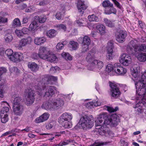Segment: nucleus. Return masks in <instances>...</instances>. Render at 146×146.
Returning <instances> with one entry per match:
<instances>
[{
  "instance_id": "nucleus-1",
  "label": "nucleus",
  "mask_w": 146,
  "mask_h": 146,
  "mask_svg": "<svg viewBox=\"0 0 146 146\" xmlns=\"http://www.w3.org/2000/svg\"><path fill=\"white\" fill-rule=\"evenodd\" d=\"M140 71V67L136 65H134L131 69L136 90V104L133 107L139 113H142L144 110H146V73H144L140 77L139 76Z\"/></svg>"
},
{
  "instance_id": "nucleus-2",
  "label": "nucleus",
  "mask_w": 146,
  "mask_h": 146,
  "mask_svg": "<svg viewBox=\"0 0 146 146\" xmlns=\"http://www.w3.org/2000/svg\"><path fill=\"white\" fill-rule=\"evenodd\" d=\"M57 80V78L56 77L46 75L42 79V83L39 82L35 85L33 88V90L29 88L26 89L24 99L25 104L27 106H30L33 104L35 99V90L38 92V95L41 96L42 95L43 91L46 88V86L44 85L45 84H52L53 82L56 81Z\"/></svg>"
},
{
  "instance_id": "nucleus-3",
  "label": "nucleus",
  "mask_w": 146,
  "mask_h": 146,
  "mask_svg": "<svg viewBox=\"0 0 146 146\" xmlns=\"http://www.w3.org/2000/svg\"><path fill=\"white\" fill-rule=\"evenodd\" d=\"M137 41L131 40L127 45V51L129 54H133L140 62L146 61V45H137Z\"/></svg>"
},
{
  "instance_id": "nucleus-4",
  "label": "nucleus",
  "mask_w": 146,
  "mask_h": 146,
  "mask_svg": "<svg viewBox=\"0 0 146 146\" xmlns=\"http://www.w3.org/2000/svg\"><path fill=\"white\" fill-rule=\"evenodd\" d=\"M119 122V117L115 114H113L107 117V113H103L97 116L95 119L96 127H100L104 125H110L113 127H116Z\"/></svg>"
},
{
  "instance_id": "nucleus-5",
  "label": "nucleus",
  "mask_w": 146,
  "mask_h": 146,
  "mask_svg": "<svg viewBox=\"0 0 146 146\" xmlns=\"http://www.w3.org/2000/svg\"><path fill=\"white\" fill-rule=\"evenodd\" d=\"M70 94L64 95L60 94L58 95V98L57 99H53L49 102H44L42 106V108L46 110L58 109L59 107L63 106L64 104V102L62 100L59 98V97H62L64 98H69Z\"/></svg>"
},
{
  "instance_id": "nucleus-6",
  "label": "nucleus",
  "mask_w": 146,
  "mask_h": 146,
  "mask_svg": "<svg viewBox=\"0 0 146 146\" xmlns=\"http://www.w3.org/2000/svg\"><path fill=\"white\" fill-rule=\"evenodd\" d=\"M95 52L91 51L88 54L86 57L87 61H90L91 62L87 66V69L89 70L94 71H98L103 67L104 64L101 61L98 60H92L95 56Z\"/></svg>"
},
{
  "instance_id": "nucleus-7",
  "label": "nucleus",
  "mask_w": 146,
  "mask_h": 146,
  "mask_svg": "<svg viewBox=\"0 0 146 146\" xmlns=\"http://www.w3.org/2000/svg\"><path fill=\"white\" fill-rule=\"evenodd\" d=\"M93 117L85 115L82 117L76 126V128H92L94 125Z\"/></svg>"
},
{
  "instance_id": "nucleus-8",
  "label": "nucleus",
  "mask_w": 146,
  "mask_h": 146,
  "mask_svg": "<svg viewBox=\"0 0 146 146\" xmlns=\"http://www.w3.org/2000/svg\"><path fill=\"white\" fill-rule=\"evenodd\" d=\"M1 106L3 107L1 109L0 115L1 121L2 123H4L7 122L9 119L10 106L6 101L1 102Z\"/></svg>"
},
{
  "instance_id": "nucleus-9",
  "label": "nucleus",
  "mask_w": 146,
  "mask_h": 146,
  "mask_svg": "<svg viewBox=\"0 0 146 146\" xmlns=\"http://www.w3.org/2000/svg\"><path fill=\"white\" fill-rule=\"evenodd\" d=\"M72 118V115L71 113L65 112L62 114L60 117L58 122L61 124L64 128H70L72 127L71 122L69 121Z\"/></svg>"
},
{
  "instance_id": "nucleus-10",
  "label": "nucleus",
  "mask_w": 146,
  "mask_h": 146,
  "mask_svg": "<svg viewBox=\"0 0 146 146\" xmlns=\"http://www.w3.org/2000/svg\"><path fill=\"white\" fill-rule=\"evenodd\" d=\"M127 46L126 47L127 50ZM128 54L125 52L122 53L120 55L119 59V61L120 64L125 66H129L131 63L132 59L131 56L130 55L131 54H129L128 52Z\"/></svg>"
},
{
  "instance_id": "nucleus-11",
  "label": "nucleus",
  "mask_w": 146,
  "mask_h": 146,
  "mask_svg": "<svg viewBox=\"0 0 146 146\" xmlns=\"http://www.w3.org/2000/svg\"><path fill=\"white\" fill-rule=\"evenodd\" d=\"M114 72L117 75L123 76L126 75L127 69L122 66L119 63H116L114 64Z\"/></svg>"
},
{
  "instance_id": "nucleus-12",
  "label": "nucleus",
  "mask_w": 146,
  "mask_h": 146,
  "mask_svg": "<svg viewBox=\"0 0 146 146\" xmlns=\"http://www.w3.org/2000/svg\"><path fill=\"white\" fill-rule=\"evenodd\" d=\"M6 71V69L5 68L3 67H0V96L2 98L3 97V94L6 92V91L5 88L3 85L5 83V81L1 79V76L5 73Z\"/></svg>"
},
{
  "instance_id": "nucleus-13",
  "label": "nucleus",
  "mask_w": 146,
  "mask_h": 146,
  "mask_svg": "<svg viewBox=\"0 0 146 146\" xmlns=\"http://www.w3.org/2000/svg\"><path fill=\"white\" fill-rule=\"evenodd\" d=\"M113 41H109L106 47L107 54L106 56L107 59L108 60H110L113 59L114 56V55L113 54Z\"/></svg>"
},
{
  "instance_id": "nucleus-14",
  "label": "nucleus",
  "mask_w": 146,
  "mask_h": 146,
  "mask_svg": "<svg viewBox=\"0 0 146 146\" xmlns=\"http://www.w3.org/2000/svg\"><path fill=\"white\" fill-rule=\"evenodd\" d=\"M44 53V60L51 62L55 63L58 61V58L56 55L50 50H47Z\"/></svg>"
},
{
  "instance_id": "nucleus-15",
  "label": "nucleus",
  "mask_w": 146,
  "mask_h": 146,
  "mask_svg": "<svg viewBox=\"0 0 146 146\" xmlns=\"http://www.w3.org/2000/svg\"><path fill=\"white\" fill-rule=\"evenodd\" d=\"M47 47L44 46H41L39 48L38 53H33L31 56V58L35 59L40 58L44 60V54L46 51Z\"/></svg>"
},
{
  "instance_id": "nucleus-16",
  "label": "nucleus",
  "mask_w": 146,
  "mask_h": 146,
  "mask_svg": "<svg viewBox=\"0 0 146 146\" xmlns=\"http://www.w3.org/2000/svg\"><path fill=\"white\" fill-rule=\"evenodd\" d=\"M126 36L125 31L121 30L118 31L115 33L116 39L118 42L123 43L124 42Z\"/></svg>"
},
{
  "instance_id": "nucleus-17",
  "label": "nucleus",
  "mask_w": 146,
  "mask_h": 146,
  "mask_svg": "<svg viewBox=\"0 0 146 146\" xmlns=\"http://www.w3.org/2000/svg\"><path fill=\"white\" fill-rule=\"evenodd\" d=\"M74 24L78 27H87L90 29H91L90 23H88L87 19L85 18L77 19L75 21Z\"/></svg>"
},
{
  "instance_id": "nucleus-18",
  "label": "nucleus",
  "mask_w": 146,
  "mask_h": 146,
  "mask_svg": "<svg viewBox=\"0 0 146 146\" xmlns=\"http://www.w3.org/2000/svg\"><path fill=\"white\" fill-rule=\"evenodd\" d=\"M32 41V39L30 37H28L27 38H23L19 41V44L17 47L19 50H21L23 47L26 46L28 44H30Z\"/></svg>"
},
{
  "instance_id": "nucleus-19",
  "label": "nucleus",
  "mask_w": 146,
  "mask_h": 146,
  "mask_svg": "<svg viewBox=\"0 0 146 146\" xmlns=\"http://www.w3.org/2000/svg\"><path fill=\"white\" fill-rule=\"evenodd\" d=\"M110 86L111 88V96L114 97H118L119 95L120 92L117 87V84L115 83L110 82Z\"/></svg>"
},
{
  "instance_id": "nucleus-20",
  "label": "nucleus",
  "mask_w": 146,
  "mask_h": 146,
  "mask_svg": "<svg viewBox=\"0 0 146 146\" xmlns=\"http://www.w3.org/2000/svg\"><path fill=\"white\" fill-rule=\"evenodd\" d=\"M72 24L70 21H68L67 23V25L66 27L63 24H61L57 25L56 27L58 30H62L64 31L69 32L72 28Z\"/></svg>"
},
{
  "instance_id": "nucleus-21",
  "label": "nucleus",
  "mask_w": 146,
  "mask_h": 146,
  "mask_svg": "<svg viewBox=\"0 0 146 146\" xmlns=\"http://www.w3.org/2000/svg\"><path fill=\"white\" fill-rule=\"evenodd\" d=\"M24 56L23 54L20 52H14L11 61L14 62H19L23 60Z\"/></svg>"
},
{
  "instance_id": "nucleus-22",
  "label": "nucleus",
  "mask_w": 146,
  "mask_h": 146,
  "mask_svg": "<svg viewBox=\"0 0 146 146\" xmlns=\"http://www.w3.org/2000/svg\"><path fill=\"white\" fill-rule=\"evenodd\" d=\"M91 42L90 38L87 36H84L82 46V51L85 52L88 50V46Z\"/></svg>"
},
{
  "instance_id": "nucleus-23",
  "label": "nucleus",
  "mask_w": 146,
  "mask_h": 146,
  "mask_svg": "<svg viewBox=\"0 0 146 146\" xmlns=\"http://www.w3.org/2000/svg\"><path fill=\"white\" fill-rule=\"evenodd\" d=\"M13 111L14 113L16 115H21L23 111V107L21 104H13Z\"/></svg>"
},
{
  "instance_id": "nucleus-24",
  "label": "nucleus",
  "mask_w": 146,
  "mask_h": 146,
  "mask_svg": "<svg viewBox=\"0 0 146 146\" xmlns=\"http://www.w3.org/2000/svg\"><path fill=\"white\" fill-rule=\"evenodd\" d=\"M77 6L79 12L81 13L80 14L82 15L84 12V11L82 10H85L87 8V7L84 4V1L81 0H78Z\"/></svg>"
},
{
  "instance_id": "nucleus-25",
  "label": "nucleus",
  "mask_w": 146,
  "mask_h": 146,
  "mask_svg": "<svg viewBox=\"0 0 146 146\" xmlns=\"http://www.w3.org/2000/svg\"><path fill=\"white\" fill-rule=\"evenodd\" d=\"M49 114L45 113L41 115L36 118L35 120V122L37 123L43 122L49 118Z\"/></svg>"
},
{
  "instance_id": "nucleus-26",
  "label": "nucleus",
  "mask_w": 146,
  "mask_h": 146,
  "mask_svg": "<svg viewBox=\"0 0 146 146\" xmlns=\"http://www.w3.org/2000/svg\"><path fill=\"white\" fill-rule=\"evenodd\" d=\"M39 24L36 21L31 22L29 26L30 31L33 33L36 32L38 29Z\"/></svg>"
},
{
  "instance_id": "nucleus-27",
  "label": "nucleus",
  "mask_w": 146,
  "mask_h": 146,
  "mask_svg": "<svg viewBox=\"0 0 146 146\" xmlns=\"http://www.w3.org/2000/svg\"><path fill=\"white\" fill-rule=\"evenodd\" d=\"M46 41V38L44 37H36L34 39V43L37 45L40 46L42 45Z\"/></svg>"
},
{
  "instance_id": "nucleus-28",
  "label": "nucleus",
  "mask_w": 146,
  "mask_h": 146,
  "mask_svg": "<svg viewBox=\"0 0 146 146\" xmlns=\"http://www.w3.org/2000/svg\"><path fill=\"white\" fill-rule=\"evenodd\" d=\"M48 90L45 93V97H52L54 94V91L56 90V87L54 86H47Z\"/></svg>"
},
{
  "instance_id": "nucleus-29",
  "label": "nucleus",
  "mask_w": 146,
  "mask_h": 146,
  "mask_svg": "<svg viewBox=\"0 0 146 146\" xmlns=\"http://www.w3.org/2000/svg\"><path fill=\"white\" fill-rule=\"evenodd\" d=\"M94 27H96L97 31L101 35H104L106 33V28L105 26L102 24H94L93 25Z\"/></svg>"
},
{
  "instance_id": "nucleus-30",
  "label": "nucleus",
  "mask_w": 146,
  "mask_h": 146,
  "mask_svg": "<svg viewBox=\"0 0 146 146\" xmlns=\"http://www.w3.org/2000/svg\"><path fill=\"white\" fill-rule=\"evenodd\" d=\"M101 104L100 102L98 101L94 102L93 101L92 102H89L87 103H86L85 104V106L88 108H91L92 107H97L100 106L101 105Z\"/></svg>"
},
{
  "instance_id": "nucleus-31",
  "label": "nucleus",
  "mask_w": 146,
  "mask_h": 146,
  "mask_svg": "<svg viewBox=\"0 0 146 146\" xmlns=\"http://www.w3.org/2000/svg\"><path fill=\"white\" fill-rule=\"evenodd\" d=\"M116 13V10L113 7V6L106 8L105 10V13L106 14L110 15L111 13L115 14Z\"/></svg>"
},
{
  "instance_id": "nucleus-32",
  "label": "nucleus",
  "mask_w": 146,
  "mask_h": 146,
  "mask_svg": "<svg viewBox=\"0 0 146 146\" xmlns=\"http://www.w3.org/2000/svg\"><path fill=\"white\" fill-rule=\"evenodd\" d=\"M57 34L56 31L54 29H50L47 31L46 33V35L49 38H53Z\"/></svg>"
},
{
  "instance_id": "nucleus-33",
  "label": "nucleus",
  "mask_w": 146,
  "mask_h": 146,
  "mask_svg": "<svg viewBox=\"0 0 146 146\" xmlns=\"http://www.w3.org/2000/svg\"><path fill=\"white\" fill-rule=\"evenodd\" d=\"M34 18L35 19L38 20L39 22L41 23H44L47 19L46 17L44 15L40 16L36 15L34 17Z\"/></svg>"
},
{
  "instance_id": "nucleus-34",
  "label": "nucleus",
  "mask_w": 146,
  "mask_h": 146,
  "mask_svg": "<svg viewBox=\"0 0 146 146\" xmlns=\"http://www.w3.org/2000/svg\"><path fill=\"white\" fill-rule=\"evenodd\" d=\"M88 21L90 22H98L99 20L98 17L94 14L88 16Z\"/></svg>"
},
{
  "instance_id": "nucleus-35",
  "label": "nucleus",
  "mask_w": 146,
  "mask_h": 146,
  "mask_svg": "<svg viewBox=\"0 0 146 146\" xmlns=\"http://www.w3.org/2000/svg\"><path fill=\"white\" fill-rule=\"evenodd\" d=\"M5 53L8 59L11 61L14 54L13 50L11 49H7L5 51Z\"/></svg>"
},
{
  "instance_id": "nucleus-36",
  "label": "nucleus",
  "mask_w": 146,
  "mask_h": 146,
  "mask_svg": "<svg viewBox=\"0 0 146 146\" xmlns=\"http://www.w3.org/2000/svg\"><path fill=\"white\" fill-rule=\"evenodd\" d=\"M104 21L106 25L108 27H111L114 26V21H111L107 18H105L104 19Z\"/></svg>"
},
{
  "instance_id": "nucleus-37",
  "label": "nucleus",
  "mask_w": 146,
  "mask_h": 146,
  "mask_svg": "<svg viewBox=\"0 0 146 146\" xmlns=\"http://www.w3.org/2000/svg\"><path fill=\"white\" fill-rule=\"evenodd\" d=\"M110 143L111 142L110 141L104 142L96 141L90 146H102L104 145H106Z\"/></svg>"
},
{
  "instance_id": "nucleus-38",
  "label": "nucleus",
  "mask_w": 146,
  "mask_h": 146,
  "mask_svg": "<svg viewBox=\"0 0 146 146\" xmlns=\"http://www.w3.org/2000/svg\"><path fill=\"white\" fill-rule=\"evenodd\" d=\"M28 67L33 71H35L38 69L37 64L35 62L29 63L28 65Z\"/></svg>"
},
{
  "instance_id": "nucleus-39",
  "label": "nucleus",
  "mask_w": 146,
  "mask_h": 146,
  "mask_svg": "<svg viewBox=\"0 0 146 146\" xmlns=\"http://www.w3.org/2000/svg\"><path fill=\"white\" fill-rule=\"evenodd\" d=\"M70 47L71 48L72 50H76L78 47V43L74 41H70Z\"/></svg>"
},
{
  "instance_id": "nucleus-40",
  "label": "nucleus",
  "mask_w": 146,
  "mask_h": 146,
  "mask_svg": "<svg viewBox=\"0 0 146 146\" xmlns=\"http://www.w3.org/2000/svg\"><path fill=\"white\" fill-rule=\"evenodd\" d=\"M21 25V23L19 19L18 18L15 19L12 23V26L14 27H19Z\"/></svg>"
},
{
  "instance_id": "nucleus-41",
  "label": "nucleus",
  "mask_w": 146,
  "mask_h": 146,
  "mask_svg": "<svg viewBox=\"0 0 146 146\" xmlns=\"http://www.w3.org/2000/svg\"><path fill=\"white\" fill-rule=\"evenodd\" d=\"M13 39V36L11 34H7L5 36L4 39L6 43L10 42Z\"/></svg>"
},
{
  "instance_id": "nucleus-42",
  "label": "nucleus",
  "mask_w": 146,
  "mask_h": 146,
  "mask_svg": "<svg viewBox=\"0 0 146 146\" xmlns=\"http://www.w3.org/2000/svg\"><path fill=\"white\" fill-rule=\"evenodd\" d=\"M62 56L66 60H71L72 59V57L68 52H63L61 54Z\"/></svg>"
},
{
  "instance_id": "nucleus-43",
  "label": "nucleus",
  "mask_w": 146,
  "mask_h": 146,
  "mask_svg": "<svg viewBox=\"0 0 146 146\" xmlns=\"http://www.w3.org/2000/svg\"><path fill=\"white\" fill-rule=\"evenodd\" d=\"M65 12V11L64 9H63L62 11L60 10V11L58 12L56 15V19L58 20L60 19Z\"/></svg>"
},
{
  "instance_id": "nucleus-44",
  "label": "nucleus",
  "mask_w": 146,
  "mask_h": 146,
  "mask_svg": "<svg viewBox=\"0 0 146 146\" xmlns=\"http://www.w3.org/2000/svg\"><path fill=\"white\" fill-rule=\"evenodd\" d=\"M7 18L0 17V31L3 29V23L7 22Z\"/></svg>"
},
{
  "instance_id": "nucleus-45",
  "label": "nucleus",
  "mask_w": 146,
  "mask_h": 146,
  "mask_svg": "<svg viewBox=\"0 0 146 146\" xmlns=\"http://www.w3.org/2000/svg\"><path fill=\"white\" fill-rule=\"evenodd\" d=\"M114 64L113 65L110 64H108L106 67V70L108 73H110L112 71L114 72Z\"/></svg>"
},
{
  "instance_id": "nucleus-46",
  "label": "nucleus",
  "mask_w": 146,
  "mask_h": 146,
  "mask_svg": "<svg viewBox=\"0 0 146 146\" xmlns=\"http://www.w3.org/2000/svg\"><path fill=\"white\" fill-rule=\"evenodd\" d=\"M36 9L35 5H32L26 8L25 11L27 12H31L35 11Z\"/></svg>"
},
{
  "instance_id": "nucleus-47",
  "label": "nucleus",
  "mask_w": 146,
  "mask_h": 146,
  "mask_svg": "<svg viewBox=\"0 0 146 146\" xmlns=\"http://www.w3.org/2000/svg\"><path fill=\"white\" fill-rule=\"evenodd\" d=\"M102 5L104 7H109L113 6V4L111 3L109 0L104 1L102 3Z\"/></svg>"
},
{
  "instance_id": "nucleus-48",
  "label": "nucleus",
  "mask_w": 146,
  "mask_h": 146,
  "mask_svg": "<svg viewBox=\"0 0 146 146\" xmlns=\"http://www.w3.org/2000/svg\"><path fill=\"white\" fill-rule=\"evenodd\" d=\"M64 47V44L63 43L59 42L56 45V49L58 51L59 50L62 49Z\"/></svg>"
},
{
  "instance_id": "nucleus-49",
  "label": "nucleus",
  "mask_w": 146,
  "mask_h": 146,
  "mask_svg": "<svg viewBox=\"0 0 146 146\" xmlns=\"http://www.w3.org/2000/svg\"><path fill=\"white\" fill-rule=\"evenodd\" d=\"M21 98L19 96H16L13 100V104H20L21 101Z\"/></svg>"
},
{
  "instance_id": "nucleus-50",
  "label": "nucleus",
  "mask_w": 146,
  "mask_h": 146,
  "mask_svg": "<svg viewBox=\"0 0 146 146\" xmlns=\"http://www.w3.org/2000/svg\"><path fill=\"white\" fill-rule=\"evenodd\" d=\"M15 33L16 35L19 37H20L23 36L22 30L17 29L15 31Z\"/></svg>"
},
{
  "instance_id": "nucleus-51",
  "label": "nucleus",
  "mask_w": 146,
  "mask_h": 146,
  "mask_svg": "<svg viewBox=\"0 0 146 146\" xmlns=\"http://www.w3.org/2000/svg\"><path fill=\"white\" fill-rule=\"evenodd\" d=\"M96 131H98L100 135H103L106 133V131L104 130V128H96Z\"/></svg>"
},
{
  "instance_id": "nucleus-52",
  "label": "nucleus",
  "mask_w": 146,
  "mask_h": 146,
  "mask_svg": "<svg viewBox=\"0 0 146 146\" xmlns=\"http://www.w3.org/2000/svg\"><path fill=\"white\" fill-rule=\"evenodd\" d=\"M118 109V108L117 107H115V108L110 107L108 106L107 107V110L110 112H114L117 110Z\"/></svg>"
},
{
  "instance_id": "nucleus-53",
  "label": "nucleus",
  "mask_w": 146,
  "mask_h": 146,
  "mask_svg": "<svg viewBox=\"0 0 146 146\" xmlns=\"http://www.w3.org/2000/svg\"><path fill=\"white\" fill-rule=\"evenodd\" d=\"M60 70V68L57 66L55 67H52L50 69V70L52 71V73H54L59 71Z\"/></svg>"
},
{
  "instance_id": "nucleus-54",
  "label": "nucleus",
  "mask_w": 146,
  "mask_h": 146,
  "mask_svg": "<svg viewBox=\"0 0 146 146\" xmlns=\"http://www.w3.org/2000/svg\"><path fill=\"white\" fill-rule=\"evenodd\" d=\"M22 31L23 34L24 35V34H28L29 32L30 31L29 29L27 28L23 27L22 29Z\"/></svg>"
},
{
  "instance_id": "nucleus-55",
  "label": "nucleus",
  "mask_w": 146,
  "mask_h": 146,
  "mask_svg": "<svg viewBox=\"0 0 146 146\" xmlns=\"http://www.w3.org/2000/svg\"><path fill=\"white\" fill-rule=\"evenodd\" d=\"M114 3L115 5L119 9H121V6L120 3L116 0H111Z\"/></svg>"
},
{
  "instance_id": "nucleus-56",
  "label": "nucleus",
  "mask_w": 146,
  "mask_h": 146,
  "mask_svg": "<svg viewBox=\"0 0 146 146\" xmlns=\"http://www.w3.org/2000/svg\"><path fill=\"white\" fill-rule=\"evenodd\" d=\"M55 125V123L54 122H51L46 125V127L47 128H52L54 127Z\"/></svg>"
},
{
  "instance_id": "nucleus-57",
  "label": "nucleus",
  "mask_w": 146,
  "mask_h": 146,
  "mask_svg": "<svg viewBox=\"0 0 146 146\" xmlns=\"http://www.w3.org/2000/svg\"><path fill=\"white\" fill-rule=\"evenodd\" d=\"M69 143V141L66 140V141L61 142L60 143L59 145L60 146H62L63 145H66Z\"/></svg>"
},
{
  "instance_id": "nucleus-58",
  "label": "nucleus",
  "mask_w": 146,
  "mask_h": 146,
  "mask_svg": "<svg viewBox=\"0 0 146 146\" xmlns=\"http://www.w3.org/2000/svg\"><path fill=\"white\" fill-rule=\"evenodd\" d=\"M48 3L46 1H43L40 2L38 5L40 6H44L46 5Z\"/></svg>"
},
{
  "instance_id": "nucleus-59",
  "label": "nucleus",
  "mask_w": 146,
  "mask_h": 146,
  "mask_svg": "<svg viewBox=\"0 0 146 146\" xmlns=\"http://www.w3.org/2000/svg\"><path fill=\"white\" fill-rule=\"evenodd\" d=\"M13 70L15 72H17V70H18V69L16 67H13L10 69V71L11 72H13Z\"/></svg>"
},
{
  "instance_id": "nucleus-60",
  "label": "nucleus",
  "mask_w": 146,
  "mask_h": 146,
  "mask_svg": "<svg viewBox=\"0 0 146 146\" xmlns=\"http://www.w3.org/2000/svg\"><path fill=\"white\" fill-rule=\"evenodd\" d=\"M28 19L27 17H25L23 18L22 22L24 24V23H26L28 22Z\"/></svg>"
},
{
  "instance_id": "nucleus-61",
  "label": "nucleus",
  "mask_w": 146,
  "mask_h": 146,
  "mask_svg": "<svg viewBox=\"0 0 146 146\" xmlns=\"http://www.w3.org/2000/svg\"><path fill=\"white\" fill-rule=\"evenodd\" d=\"M27 5L25 4H23L21 6V9H23L25 8H26L27 7Z\"/></svg>"
},
{
  "instance_id": "nucleus-62",
  "label": "nucleus",
  "mask_w": 146,
  "mask_h": 146,
  "mask_svg": "<svg viewBox=\"0 0 146 146\" xmlns=\"http://www.w3.org/2000/svg\"><path fill=\"white\" fill-rule=\"evenodd\" d=\"M11 133V131H9L3 134L1 136H4L7 135Z\"/></svg>"
},
{
  "instance_id": "nucleus-63",
  "label": "nucleus",
  "mask_w": 146,
  "mask_h": 146,
  "mask_svg": "<svg viewBox=\"0 0 146 146\" xmlns=\"http://www.w3.org/2000/svg\"><path fill=\"white\" fill-rule=\"evenodd\" d=\"M139 26L141 28H143L144 24H143L141 21H139Z\"/></svg>"
},
{
  "instance_id": "nucleus-64",
  "label": "nucleus",
  "mask_w": 146,
  "mask_h": 146,
  "mask_svg": "<svg viewBox=\"0 0 146 146\" xmlns=\"http://www.w3.org/2000/svg\"><path fill=\"white\" fill-rule=\"evenodd\" d=\"M29 137L31 138H34L35 137V135L31 133H29L28 135Z\"/></svg>"
}]
</instances>
